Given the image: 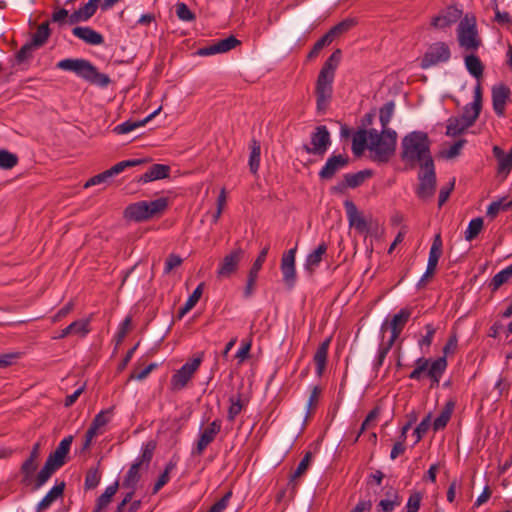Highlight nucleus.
<instances>
[{
    "label": "nucleus",
    "mask_w": 512,
    "mask_h": 512,
    "mask_svg": "<svg viewBox=\"0 0 512 512\" xmlns=\"http://www.w3.org/2000/svg\"><path fill=\"white\" fill-rule=\"evenodd\" d=\"M326 251L327 244L325 242L319 244L318 247L313 252L308 254L305 264L306 269L312 272L314 268L320 264V262L322 261V257L326 253Z\"/></svg>",
    "instance_id": "nucleus-39"
},
{
    "label": "nucleus",
    "mask_w": 512,
    "mask_h": 512,
    "mask_svg": "<svg viewBox=\"0 0 512 512\" xmlns=\"http://www.w3.org/2000/svg\"><path fill=\"white\" fill-rule=\"evenodd\" d=\"M161 109H162V107L160 106L158 109H156L150 115H148L146 118H144L143 120H140V121L127 120V121L117 125L113 129V131L118 135L129 133L138 127L144 126L146 123H148L150 120H152L156 115H158L160 113Z\"/></svg>",
    "instance_id": "nucleus-28"
},
{
    "label": "nucleus",
    "mask_w": 512,
    "mask_h": 512,
    "mask_svg": "<svg viewBox=\"0 0 512 512\" xmlns=\"http://www.w3.org/2000/svg\"><path fill=\"white\" fill-rule=\"evenodd\" d=\"M451 57L449 46L444 42L431 44L421 58L420 66L423 69L447 62Z\"/></svg>",
    "instance_id": "nucleus-10"
},
{
    "label": "nucleus",
    "mask_w": 512,
    "mask_h": 512,
    "mask_svg": "<svg viewBox=\"0 0 512 512\" xmlns=\"http://www.w3.org/2000/svg\"><path fill=\"white\" fill-rule=\"evenodd\" d=\"M66 484L64 481L57 483L53 486L50 491L44 496V498L38 503L36 512H43L48 509L51 504L59 497L63 496Z\"/></svg>",
    "instance_id": "nucleus-25"
},
{
    "label": "nucleus",
    "mask_w": 512,
    "mask_h": 512,
    "mask_svg": "<svg viewBox=\"0 0 512 512\" xmlns=\"http://www.w3.org/2000/svg\"><path fill=\"white\" fill-rule=\"evenodd\" d=\"M357 25V20L355 18H346L333 27H331L327 33L334 41L335 39L341 37L342 35L349 32L352 28Z\"/></svg>",
    "instance_id": "nucleus-34"
},
{
    "label": "nucleus",
    "mask_w": 512,
    "mask_h": 512,
    "mask_svg": "<svg viewBox=\"0 0 512 512\" xmlns=\"http://www.w3.org/2000/svg\"><path fill=\"white\" fill-rule=\"evenodd\" d=\"M37 460L28 457L21 465V473L23 475L22 483L24 485H30L32 483V477L36 471L38 465Z\"/></svg>",
    "instance_id": "nucleus-46"
},
{
    "label": "nucleus",
    "mask_w": 512,
    "mask_h": 512,
    "mask_svg": "<svg viewBox=\"0 0 512 512\" xmlns=\"http://www.w3.org/2000/svg\"><path fill=\"white\" fill-rule=\"evenodd\" d=\"M90 61L86 59H63L57 63V68L74 72L83 79L86 68Z\"/></svg>",
    "instance_id": "nucleus-26"
},
{
    "label": "nucleus",
    "mask_w": 512,
    "mask_h": 512,
    "mask_svg": "<svg viewBox=\"0 0 512 512\" xmlns=\"http://www.w3.org/2000/svg\"><path fill=\"white\" fill-rule=\"evenodd\" d=\"M395 109L394 101H388L385 103L379 111V120L383 130H390L387 128Z\"/></svg>",
    "instance_id": "nucleus-49"
},
{
    "label": "nucleus",
    "mask_w": 512,
    "mask_h": 512,
    "mask_svg": "<svg viewBox=\"0 0 512 512\" xmlns=\"http://www.w3.org/2000/svg\"><path fill=\"white\" fill-rule=\"evenodd\" d=\"M357 25V20L355 18H346L333 27H331L327 33L334 41L335 39L341 37L342 35L349 32L352 28Z\"/></svg>",
    "instance_id": "nucleus-32"
},
{
    "label": "nucleus",
    "mask_w": 512,
    "mask_h": 512,
    "mask_svg": "<svg viewBox=\"0 0 512 512\" xmlns=\"http://www.w3.org/2000/svg\"><path fill=\"white\" fill-rule=\"evenodd\" d=\"M50 35V28L48 22L41 23L36 33L33 35L31 42L33 45H36L38 48L42 47L46 41L48 40Z\"/></svg>",
    "instance_id": "nucleus-47"
},
{
    "label": "nucleus",
    "mask_w": 512,
    "mask_h": 512,
    "mask_svg": "<svg viewBox=\"0 0 512 512\" xmlns=\"http://www.w3.org/2000/svg\"><path fill=\"white\" fill-rule=\"evenodd\" d=\"M442 246H443V243H442L441 234L438 233L434 236V239H433V242H432V245L430 248V252H429V258L439 261L441 255H442Z\"/></svg>",
    "instance_id": "nucleus-63"
},
{
    "label": "nucleus",
    "mask_w": 512,
    "mask_h": 512,
    "mask_svg": "<svg viewBox=\"0 0 512 512\" xmlns=\"http://www.w3.org/2000/svg\"><path fill=\"white\" fill-rule=\"evenodd\" d=\"M245 255V250L236 242L234 249L224 256L217 269L218 278H229L234 274Z\"/></svg>",
    "instance_id": "nucleus-11"
},
{
    "label": "nucleus",
    "mask_w": 512,
    "mask_h": 512,
    "mask_svg": "<svg viewBox=\"0 0 512 512\" xmlns=\"http://www.w3.org/2000/svg\"><path fill=\"white\" fill-rule=\"evenodd\" d=\"M341 58V49H335L325 61L318 74L315 87L318 111L326 110L328 103L332 98V84L335 77V71L340 64Z\"/></svg>",
    "instance_id": "nucleus-2"
},
{
    "label": "nucleus",
    "mask_w": 512,
    "mask_h": 512,
    "mask_svg": "<svg viewBox=\"0 0 512 512\" xmlns=\"http://www.w3.org/2000/svg\"><path fill=\"white\" fill-rule=\"evenodd\" d=\"M492 8L495 12L494 21L497 22L501 26H506L507 28L512 27V17L508 12H501L498 7V0L496 2H492Z\"/></svg>",
    "instance_id": "nucleus-54"
},
{
    "label": "nucleus",
    "mask_w": 512,
    "mask_h": 512,
    "mask_svg": "<svg viewBox=\"0 0 512 512\" xmlns=\"http://www.w3.org/2000/svg\"><path fill=\"white\" fill-rule=\"evenodd\" d=\"M331 145V136L325 125H319L311 134L310 144H304L303 150L307 154L322 157Z\"/></svg>",
    "instance_id": "nucleus-8"
},
{
    "label": "nucleus",
    "mask_w": 512,
    "mask_h": 512,
    "mask_svg": "<svg viewBox=\"0 0 512 512\" xmlns=\"http://www.w3.org/2000/svg\"><path fill=\"white\" fill-rule=\"evenodd\" d=\"M157 444L155 441H148L143 445L141 456L135 461L136 463H140L141 467L148 469L150 462L153 458L154 452L156 450Z\"/></svg>",
    "instance_id": "nucleus-44"
},
{
    "label": "nucleus",
    "mask_w": 512,
    "mask_h": 512,
    "mask_svg": "<svg viewBox=\"0 0 512 512\" xmlns=\"http://www.w3.org/2000/svg\"><path fill=\"white\" fill-rule=\"evenodd\" d=\"M140 463H133L129 470L127 471L123 481H122V487L123 488H133L136 487L137 483L139 482L141 476L139 473Z\"/></svg>",
    "instance_id": "nucleus-42"
},
{
    "label": "nucleus",
    "mask_w": 512,
    "mask_h": 512,
    "mask_svg": "<svg viewBox=\"0 0 512 512\" xmlns=\"http://www.w3.org/2000/svg\"><path fill=\"white\" fill-rule=\"evenodd\" d=\"M416 367L409 374V378L413 380H420L422 374L426 372L427 376L431 379L432 385H438L440 379L447 368V359L445 356L438 357L436 360L431 362L430 359L425 357H419L415 361Z\"/></svg>",
    "instance_id": "nucleus-4"
},
{
    "label": "nucleus",
    "mask_w": 512,
    "mask_h": 512,
    "mask_svg": "<svg viewBox=\"0 0 512 512\" xmlns=\"http://www.w3.org/2000/svg\"><path fill=\"white\" fill-rule=\"evenodd\" d=\"M230 403H231V405L228 409L227 418L229 421L233 422L235 420L236 416L239 415L243 409L241 395L238 394L236 398L234 396L230 397Z\"/></svg>",
    "instance_id": "nucleus-56"
},
{
    "label": "nucleus",
    "mask_w": 512,
    "mask_h": 512,
    "mask_svg": "<svg viewBox=\"0 0 512 512\" xmlns=\"http://www.w3.org/2000/svg\"><path fill=\"white\" fill-rule=\"evenodd\" d=\"M59 468L60 467L58 465L54 464L53 462L47 459L43 468L39 471L34 480V490H37L40 487H42L48 481L51 475Z\"/></svg>",
    "instance_id": "nucleus-36"
},
{
    "label": "nucleus",
    "mask_w": 512,
    "mask_h": 512,
    "mask_svg": "<svg viewBox=\"0 0 512 512\" xmlns=\"http://www.w3.org/2000/svg\"><path fill=\"white\" fill-rule=\"evenodd\" d=\"M73 441V436L65 437L55 449L54 452L50 453L48 456V460L53 462L54 464L62 467L66 463V457L70 451V447Z\"/></svg>",
    "instance_id": "nucleus-22"
},
{
    "label": "nucleus",
    "mask_w": 512,
    "mask_h": 512,
    "mask_svg": "<svg viewBox=\"0 0 512 512\" xmlns=\"http://www.w3.org/2000/svg\"><path fill=\"white\" fill-rule=\"evenodd\" d=\"M478 119V111L468 119V121H464L459 116H451L447 120L446 132L445 134L449 137H457L461 135L464 131L470 128Z\"/></svg>",
    "instance_id": "nucleus-18"
},
{
    "label": "nucleus",
    "mask_w": 512,
    "mask_h": 512,
    "mask_svg": "<svg viewBox=\"0 0 512 512\" xmlns=\"http://www.w3.org/2000/svg\"><path fill=\"white\" fill-rule=\"evenodd\" d=\"M240 44H241V41L238 40L233 35H231L225 39L219 40L217 42V46H218L220 53L228 52V51L234 49L235 47L239 46Z\"/></svg>",
    "instance_id": "nucleus-61"
},
{
    "label": "nucleus",
    "mask_w": 512,
    "mask_h": 512,
    "mask_svg": "<svg viewBox=\"0 0 512 512\" xmlns=\"http://www.w3.org/2000/svg\"><path fill=\"white\" fill-rule=\"evenodd\" d=\"M365 148H368L367 132L366 130H359L353 137L352 151L356 156H360Z\"/></svg>",
    "instance_id": "nucleus-48"
},
{
    "label": "nucleus",
    "mask_w": 512,
    "mask_h": 512,
    "mask_svg": "<svg viewBox=\"0 0 512 512\" xmlns=\"http://www.w3.org/2000/svg\"><path fill=\"white\" fill-rule=\"evenodd\" d=\"M113 177L112 172L110 170H105L102 173H99L93 177H91L85 184L84 187L88 188L91 186L99 185L102 183H108L109 180Z\"/></svg>",
    "instance_id": "nucleus-62"
},
{
    "label": "nucleus",
    "mask_w": 512,
    "mask_h": 512,
    "mask_svg": "<svg viewBox=\"0 0 512 512\" xmlns=\"http://www.w3.org/2000/svg\"><path fill=\"white\" fill-rule=\"evenodd\" d=\"M457 40L459 46L466 52H476L480 48L482 40L479 37L474 16L466 15L460 21L457 27Z\"/></svg>",
    "instance_id": "nucleus-5"
},
{
    "label": "nucleus",
    "mask_w": 512,
    "mask_h": 512,
    "mask_svg": "<svg viewBox=\"0 0 512 512\" xmlns=\"http://www.w3.org/2000/svg\"><path fill=\"white\" fill-rule=\"evenodd\" d=\"M344 207L346 210L349 226L361 234H368L370 229L369 224L363 215L358 211L355 203L352 200H345Z\"/></svg>",
    "instance_id": "nucleus-14"
},
{
    "label": "nucleus",
    "mask_w": 512,
    "mask_h": 512,
    "mask_svg": "<svg viewBox=\"0 0 512 512\" xmlns=\"http://www.w3.org/2000/svg\"><path fill=\"white\" fill-rule=\"evenodd\" d=\"M147 162H148L147 159H129V160H124V161L118 162L117 164H115L114 166L109 168V170H110V172H112V175L115 176V175H118L121 172H123L126 168L135 167V166H138L140 164L147 163Z\"/></svg>",
    "instance_id": "nucleus-51"
},
{
    "label": "nucleus",
    "mask_w": 512,
    "mask_h": 512,
    "mask_svg": "<svg viewBox=\"0 0 512 512\" xmlns=\"http://www.w3.org/2000/svg\"><path fill=\"white\" fill-rule=\"evenodd\" d=\"M171 168L166 164H153L149 167V169L142 174L138 182L139 183H148L155 180L165 179L170 176Z\"/></svg>",
    "instance_id": "nucleus-19"
},
{
    "label": "nucleus",
    "mask_w": 512,
    "mask_h": 512,
    "mask_svg": "<svg viewBox=\"0 0 512 512\" xmlns=\"http://www.w3.org/2000/svg\"><path fill=\"white\" fill-rule=\"evenodd\" d=\"M349 162L350 159L346 154H333L327 159L325 165L319 171L318 176L321 180H331L341 169L345 168Z\"/></svg>",
    "instance_id": "nucleus-12"
},
{
    "label": "nucleus",
    "mask_w": 512,
    "mask_h": 512,
    "mask_svg": "<svg viewBox=\"0 0 512 512\" xmlns=\"http://www.w3.org/2000/svg\"><path fill=\"white\" fill-rule=\"evenodd\" d=\"M333 42L332 38L329 36V34L326 32L319 40L316 41V43L313 45L312 49L307 54V60H313L316 58L321 50L329 46Z\"/></svg>",
    "instance_id": "nucleus-50"
},
{
    "label": "nucleus",
    "mask_w": 512,
    "mask_h": 512,
    "mask_svg": "<svg viewBox=\"0 0 512 512\" xmlns=\"http://www.w3.org/2000/svg\"><path fill=\"white\" fill-rule=\"evenodd\" d=\"M203 353H200L197 357L186 362L180 369H178L171 377V388L172 390L184 389L188 382L192 379L194 373L198 370L202 362Z\"/></svg>",
    "instance_id": "nucleus-9"
},
{
    "label": "nucleus",
    "mask_w": 512,
    "mask_h": 512,
    "mask_svg": "<svg viewBox=\"0 0 512 512\" xmlns=\"http://www.w3.org/2000/svg\"><path fill=\"white\" fill-rule=\"evenodd\" d=\"M101 476L99 474L98 469L91 468L87 471L86 477H85V489L91 490L98 486L100 482Z\"/></svg>",
    "instance_id": "nucleus-59"
},
{
    "label": "nucleus",
    "mask_w": 512,
    "mask_h": 512,
    "mask_svg": "<svg viewBox=\"0 0 512 512\" xmlns=\"http://www.w3.org/2000/svg\"><path fill=\"white\" fill-rule=\"evenodd\" d=\"M381 408L379 406H375L366 416L365 420L362 422L358 435L355 438V442L358 441L360 435L370 427L371 422L376 421L378 416L380 415Z\"/></svg>",
    "instance_id": "nucleus-58"
},
{
    "label": "nucleus",
    "mask_w": 512,
    "mask_h": 512,
    "mask_svg": "<svg viewBox=\"0 0 512 512\" xmlns=\"http://www.w3.org/2000/svg\"><path fill=\"white\" fill-rule=\"evenodd\" d=\"M430 146L431 141L426 132H410L401 141V160L407 163L410 168H414L416 165L422 167L428 162L434 163Z\"/></svg>",
    "instance_id": "nucleus-1"
},
{
    "label": "nucleus",
    "mask_w": 512,
    "mask_h": 512,
    "mask_svg": "<svg viewBox=\"0 0 512 512\" xmlns=\"http://www.w3.org/2000/svg\"><path fill=\"white\" fill-rule=\"evenodd\" d=\"M372 176L373 171L370 169H365L357 173L345 174L343 177L345 179V185H347L348 188L354 189L361 186L365 182V180L371 178Z\"/></svg>",
    "instance_id": "nucleus-37"
},
{
    "label": "nucleus",
    "mask_w": 512,
    "mask_h": 512,
    "mask_svg": "<svg viewBox=\"0 0 512 512\" xmlns=\"http://www.w3.org/2000/svg\"><path fill=\"white\" fill-rule=\"evenodd\" d=\"M38 47L36 45H33V43L30 41V42H27L26 44H24L20 50L16 53L15 55V59L18 63H22L26 60H28L29 58L32 57V54H33V51L35 49H37Z\"/></svg>",
    "instance_id": "nucleus-57"
},
{
    "label": "nucleus",
    "mask_w": 512,
    "mask_h": 512,
    "mask_svg": "<svg viewBox=\"0 0 512 512\" xmlns=\"http://www.w3.org/2000/svg\"><path fill=\"white\" fill-rule=\"evenodd\" d=\"M72 33L90 45H101L104 43V37L91 27L77 26L72 30Z\"/></svg>",
    "instance_id": "nucleus-24"
},
{
    "label": "nucleus",
    "mask_w": 512,
    "mask_h": 512,
    "mask_svg": "<svg viewBox=\"0 0 512 512\" xmlns=\"http://www.w3.org/2000/svg\"><path fill=\"white\" fill-rule=\"evenodd\" d=\"M357 25V20L355 18H346L333 27H331L327 33L334 41L335 39L341 37L342 35L349 32L352 28Z\"/></svg>",
    "instance_id": "nucleus-31"
},
{
    "label": "nucleus",
    "mask_w": 512,
    "mask_h": 512,
    "mask_svg": "<svg viewBox=\"0 0 512 512\" xmlns=\"http://www.w3.org/2000/svg\"><path fill=\"white\" fill-rule=\"evenodd\" d=\"M387 499H382L377 504V512H392L396 506L401 504V497L397 491L391 489L386 493Z\"/></svg>",
    "instance_id": "nucleus-35"
},
{
    "label": "nucleus",
    "mask_w": 512,
    "mask_h": 512,
    "mask_svg": "<svg viewBox=\"0 0 512 512\" xmlns=\"http://www.w3.org/2000/svg\"><path fill=\"white\" fill-rule=\"evenodd\" d=\"M511 91L505 84L494 85L492 87V105L495 114L499 117L505 115V106L509 100Z\"/></svg>",
    "instance_id": "nucleus-17"
},
{
    "label": "nucleus",
    "mask_w": 512,
    "mask_h": 512,
    "mask_svg": "<svg viewBox=\"0 0 512 512\" xmlns=\"http://www.w3.org/2000/svg\"><path fill=\"white\" fill-rule=\"evenodd\" d=\"M18 163V157L7 150H0V168L11 169Z\"/></svg>",
    "instance_id": "nucleus-55"
},
{
    "label": "nucleus",
    "mask_w": 512,
    "mask_h": 512,
    "mask_svg": "<svg viewBox=\"0 0 512 512\" xmlns=\"http://www.w3.org/2000/svg\"><path fill=\"white\" fill-rule=\"evenodd\" d=\"M204 283H200L196 289L192 292V294L187 299L186 303L183 307L179 309L178 319H181L186 313H188L199 301L201 295L203 293Z\"/></svg>",
    "instance_id": "nucleus-41"
},
{
    "label": "nucleus",
    "mask_w": 512,
    "mask_h": 512,
    "mask_svg": "<svg viewBox=\"0 0 512 512\" xmlns=\"http://www.w3.org/2000/svg\"><path fill=\"white\" fill-rule=\"evenodd\" d=\"M462 10L455 6H449L442 10L441 13L432 18L431 26L436 29H445L460 20Z\"/></svg>",
    "instance_id": "nucleus-16"
},
{
    "label": "nucleus",
    "mask_w": 512,
    "mask_h": 512,
    "mask_svg": "<svg viewBox=\"0 0 512 512\" xmlns=\"http://www.w3.org/2000/svg\"><path fill=\"white\" fill-rule=\"evenodd\" d=\"M411 316V309L403 308L399 311V313L395 314L391 320L390 326L391 330L398 331L399 335L401 334L403 328L408 322Z\"/></svg>",
    "instance_id": "nucleus-43"
},
{
    "label": "nucleus",
    "mask_w": 512,
    "mask_h": 512,
    "mask_svg": "<svg viewBox=\"0 0 512 512\" xmlns=\"http://www.w3.org/2000/svg\"><path fill=\"white\" fill-rule=\"evenodd\" d=\"M512 277V264L498 272L491 280L489 287L492 292L497 291L503 284L507 283Z\"/></svg>",
    "instance_id": "nucleus-45"
},
{
    "label": "nucleus",
    "mask_w": 512,
    "mask_h": 512,
    "mask_svg": "<svg viewBox=\"0 0 512 512\" xmlns=\"http://www.w3.org/2000/svg\"><path fill=\"white\" fill-rule=\"evenodd\" d=\"M119 488V482L115 481L109 485L105 491L96 499V504L93 512H104V510L110 504L113 496L116 494Z\"/></svg>",
    "instance_id": "nucleus-29"
},
{
    "label": "nucleus",
    "mask_w": 512,
    "mask_h": 512,
    "mask_svg": "<svg viewBox=\"0 0 512 512\" xmlns=\"http://www.w3.org/2000/svg\"><path fill=\"white\" fill-rule=\"evenodd\" d=\"M249 169L252 174H256L260 166L261 145L258 140L253 138L250 143Z\"/></svg>",
    "instance_id": "nucleus-40"
},
{
    "label": "nucleus",
    "mask_w": 512,
    "mask_h": 512,
    "mask_svg": "<svg viewBox=\"0 0 512 512\" xmlns=\"http://www.w3.org/2000/svg\"><path fill=\"white\" fill-rule=\"evenodd\" d=\"M90 320L89 319H81L72 322L66 328H64L58 337L55 339H63L69 335H79L81 337L86 336L90 332L89 328Z\"/></svg>",
    "instance_id": "nucleus-23"
},
{
    "label": "nucleus",
    "mask_w": 512,
    "mask_h": 512,
    "mask_svg": "<svg viewBox=\"0 0 512 512\" xmlns=\"http://www.w3.org/2000/svg\"><path fill=\"white\" fill-rule=\"evenodd\" d=\"M221 424V420L215 419L204 429L200 434L196 448L192 451V455L200 456L203 454L204 450L215 440L217 434L220 432Z\"/></svg>",
    "instance_id": "nucleus-15"
},
{
    "label": "nucleus",
    "mask_w": 512,
    "mask_h": 512,
    "mask_svg": "<svg viewBox=\"0 0 512 512\" xmlns=\"http://www.w3.org/2000/svg\"><path fill=\"white\" fill-rule=\"evenodd\" d=\"M113 409H114V407H110L106 410L100 411L98 414L95 415L90 426L94 427L95 430L98 431L101 427L108 424L110 421L111 415L113 414Z\"/></svg>",
    "instance_id": "nucleus-53"
},
{
    "label": "nucleus",
    "mask_w": 512,
    "mask_h": 512,
    "mask_svg": "<svg viewBox=\"0 0 512 512\" xmlns=\"http://www.w3.org/2000/svg\"><path fill=\"white\" fill-rule=\"evenodd\" d=\"M83 79L100 88H106L111 83L110 77L107 74L99 72L91 62H89L86 68Z\"/></svg>",
    "instance_id": "nucleus-21"
},
{
    "label": "nucleus",
    "mask_w": 512,
    "mask_h": 512,
    "mask_svg": "<svg viewBox=\"0 0 512 512\" xmlns=\"http://www.w3.org/2000/svg\"><path fill=\"white\" fill-rule=\"evenodd\" d=\"M419 184L416 189V195L419 199L427 200L433 197L436 190V172L435 164L428 162L420 167L418 173Z\"/></svg>",
    "instance_id": "nucleus-7"
},
{
    "label": "nucleus",
    "mask_w": 512,
    "mask_h": 512,
    "mask_svg": "<svg viewBox=\"0 0 512 512\" xmlns=\"http://www.w3.org/2000/svg\"><path fill=\"white\" fill-rule=\"evenodd\" d=\"M176 15L182 21H192L195 19V14L189 9V7L183 3L176 4Z\"/></svg>",
    "instance_id": "nucleus-64"
},
{
    "label": "nucleus",
    "mask_w": 512,
    "mask_h": 512,
    "mask_svg": "<svg viewBox=\"0 0 512 512\" xmlns=\"http://www.w3.org/2000/svg\"><path fill=\"white\" fill-rule=\"evenodd\" d=\"M268 251H269V246H265L258 254L256 260L254 261L252 267L250 268L249 270V273L250 275H253V276H257L258 277V273L259 271L261 270L262 268V265L263 263L265 262L266 260V257H267V254H268Z\"/></svg>",
    "instance_id": "nucleus-60"
},
{
    "label": "nucleus",
    "mask_w": 512,
    "mask_h": 512,
    "mask_svg": "<svg viewBox=\"0 0 512 512\" xmlns=\"http://www.w3.org/2000/svg\"><path fill=\"white\" fill-rule=\"evenodd\" d=\"M483 229V219L481 217H477L472 219L469 222L468 228L465 231V239L467 241H472L475 239L481 230Z\"/></svg>",
    "instance_id": "nucleus-52"
},
{
    "label": "nucleus",
    "mask_w": 512,
    "mask_h": 512,
    "mask_svg": "<svg viewBox=\"0 0 512 512\" xmlns=\"http://www.w3.org/2000/svg\"><path fill=\"white\" fill-rule=\"evenodd\" d=\"M482 100H483V94H482V87L481 83H477V85L474 88V96H473V102L469 103L464 106L463 113L460 118H462L464 121H468L473 115L478 111V116L480 115V112L482 110Z\"/></svg>",
    "instance_id": "nucleus-20"
},
{
    "label": "nucleus",
    "mask_w": 512,
    "mask_h": 512,
    "mask_svg": "<svg viewBox=\"0 0 512 512\" xmlns=\"http://www.w3.org/2000/svg\"><path fill=\"white\" fill-rule=\"evenodd\" d=\"M297 248H291L284 252L281 258L280 269L283 274V281L288 288H293L296 282L295 256Z\"/></svg>",
    "instance_id": "nucleus-13"
},
{
    "label": "nucleus",
    "mask_w": 512,
    "mask_h": 512,
    "mask_svg": "<svg viewBox=\"0 0 512 512\" xmlns=\"http://www.w3.org/2000/svg\"><path fill=\"white\" fill-rule=\"evenodd\" d=\"M331 338L325 339L317 348L316 353L313 357V361L316 365V374L321 377L325 371L328 357V349Z\"/></svg>",
    "instance_id": "nucleus-27"
},
{
    "label": "nucleus",
    "mask_w": 512,
    "mask_h": 512,
    "mask_svg": "<svg viewBox=\"0 0 512 512\" xmlns=\"http://www.w3.org/2000/svg\"><path fill=\"white\" fill-rule=\"evenodd\" d=\"M397 143V133L394 130H383V137L378 143H369L368 149L373 152L372 160L387 163L394 155Z\"/></svg>",
    "instance_id": "nucleus-6"
},
{
    "label": "nucleus",
    "mask_w": 512,
    "mask_h": 512,
    "mask_svg": "<svg viewBox=\"0 0 512 512\" xmlns=\"http://www.w3.org/2000/svg\"><path fill=\"white\" fill-rule=\"evenodd\" d=\"M357 25V20L355 18H346L333 27H331L327 33L334 41L335 39L341 37L342 35L349 32L352 28Z\"/></svg>",
    "instance_id": "nucleus-33"
},
{
    "label": "nucleus",
    "mask_w": 512,
    "mask_h": 512,
    "mask_svg": "<svg viewBox=\"0 0 512 512\" xmlns=\"http://www.w3.org/2000/svg\"><path fill=\"white\" fill-rule=\"evenodd\" d=\"M455 403L453 401H448L444 408L442 409L440 415L433 422V430L439 431L444 429L449 422L451 415L453 413Z\"/></svg>",
    "instance_id": "nucleus-38"
},
{
    "label": "nucleus",
    "mask_w": 512,
    "mask_h": 512,
    "mask_svg": "<svg viewBox=\"0 0 512 512\" xmlns=\"http://www.w3.org/2000/svg\"><path fill=\"white\" fill-rule=\"evenodd\" d=\"M167 207L168 199L164 197L153 201H139L125 208L124 218L137 223L144 222L162 214Z\"/></svg>",
    "instance_id": "nucleus-3"
},
{
    "label": "nucleus",
    "mask_w": 512,
    "mask_h": 512,
    "mask_svg": "<svg viewBox=\"0 0 512 512\" xmlns=\"http://www.w3.org/2000/svg\"><path fill=\"white\" fill-rule=\"evenodd\" d=\"M474 53L470 52V54L466 55L464 61L468 72L480 83V79L483 77L484 65Z\"/></svg>",
    "instance_id": "nucleus-30"
}]
</instances>
